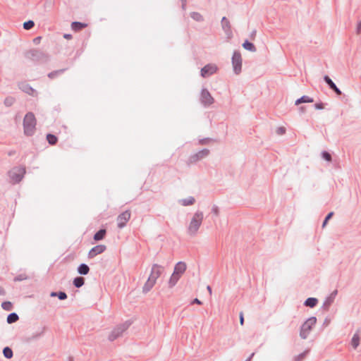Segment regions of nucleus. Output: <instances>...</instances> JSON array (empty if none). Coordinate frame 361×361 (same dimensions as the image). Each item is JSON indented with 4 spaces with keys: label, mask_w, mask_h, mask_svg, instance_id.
I'll list each match as a JSON object with an SVG mask.
<instances>
[{
    "label": "nucleus",
    "mask_w": 361,
    "mask_h": 361,
    "mask_svg": "<svg viewBox=\"0 0 361 361\" xmlns=\"http://www.w3.org/2000/svg\"><path fill=\"white\" fill-rule=\"evenodd\" d=\"M58 297L60 300H65L67 298V295L63 292H60L58 295Z\"/></svg>",
    "instance_id": "37"
},
{
    "label": "nucleus",
    "mask_w": 361,
    "mask_h": 361,
    "mask_svg": "<svg viewBox=\"0 0 361 361\" xmlns=\"http://www.w3.org/2000/svg\"><path fill=\"white\" fill-rule=\"evenodd\" d=\"M327 221H326V219L324 220V223H323V227H324L326 224Z\"/></svg>",
    "instance_id": "48"
},
{
    "label": "nucleus",
    "mask_w": 361,
    "mask_h": 361,
    "mask_svg": "<svg viewBox=\"0 0 361 361\" xmlns=\"http://www.w3.org/2000/svg\"><path fill=\"white\" fill-rule=\"evenodd\" d=\"M73 284L77 287L80 288L84 284V279L82 277H77L73 281Z\"/></svg>",
    "instance_id": "26"
},
{
    "label": "nucleus",
    "mask_w": 361,
    "mask_h": 361,
    "mask_svg": "<svg viewBox=\"0 0 361 361\" xmlns=\"http://www.w3.org/2000/svg\"><path fill=\"white\" fill-rule=\"evenodd\" d=\"M357 32L360 34L361 32V21L359 23L357 27Z\"/></svg>",
    "instance_id": "41"
},
{
    "label": "nucleus",
    "mask_w": 361,
    "mask_h": 361,
    "mask_svg": "<svg viewBox=\"0 0 361 361\" xmlns=\"http://www.w3.org/2000/svg\"><path fill=\"white\" fill-rule=\"evenodd\" d=\"M360 337L358 333L354 334L351 339V345L354 349L357 348L360 345Z\"/></svg>",
    "instance_id": "18"
},
{
    "label": "nucleus",
    "mask_w": 361,
    "mask_h": 361,
    "mask_svg": "<svg viewBox=\"0 0 361 361\" xmlns=\"http://www.w3.org/2000/svg\"><path fill=\"white\" fill-rule=\"evenodd\" d=\"M186 267H187V266L185 262H179L176 264V266L174 267L173 273L181 276L183 274V273L185 271Z\"/></svg>",
    "instance_id": "13"
},
{
    "label": "nucleus",
    "mask_w": 361,
    "mask_h": 361,
    "mask_svg": "<svg viewBox=\"0 0 361 361\" xmlns=\"http://www.w3.org/2000/svg\"><path fill=\"white\" fill-rule=\"evenodd\" d=\"M209 154V150L208 149H204V150H202L200 152H199L198 153H197L196 154L190 157V162L192 163V162H195L205 157H207V155Z\"/></svg>",
    "instance_id": "14"
},
{
    "label": "nucleus",
    "mask_w": 361,
    "mask_h": 361,
    "mask_svg": "<svg viewBox=\"0 0 361 361\" xmlns=\"http://www.w3.org/2000/svg\"><path fill=\"white\" fill-rule=\"evenodd\" d=\"M322 157H323L325 160H326V161H331V154H330L329 152H324L322 153Z\"/></svg>",
    "instance_id": "34"
},
{
    "label": "nucleus",
    "mask_w": 361,
    "mask_h": 361,
    "mask_svg": "<svg viewBox=\"0 0 361 361\" xmlns=\"http://www.w3.org/2000/svg\"><path fill=\"white\" fill-rule=\"evenodd\" d=\"M193 302V303L198 304V305H201V304H202V302H201L199 299H197V298H195V299L193 300V302Z\"/></svg>",
    "instance_id": "44"
},
{
    "label": "nucleus",
    "mask_w": 361,
    "mask_h": 361,
    "mask_svg": "<svg viewBox=\"0 0 361 361\" xmlns=\"http://www.w3.org/2000/svg\"><path fill=\"white\" fill-rule=\"evenodd\" d=\"M18 319V316L16 313H11L7 317V322L11 324L16 322Z\"/></svg>",
    "instance_id": "25"
},
{
    "label": "nucleus",
    "mask_w": 361,
    "mask_h": 361,
    "mask_svg": "<svg viewBox=\"0 0 361 361\" xmlns=\"http://www.w3.org/2000/svg\"><path fill=\"white\" fill-rule=\"evenodd\" d=\"M314 102L312 98H310L308 96H302L300 99H297L295 102V105H299L301 103H312Z\"/></svg>",
    "instance_id": "17"
},
{
    "label": "nucleus",
    "mask_w": 361,
    "mask_h": 361,
    "mask_svg": "<svg viewBox=\"0 0 361 361\" xmlns=\"http://www.w3.org/2000/svg\"><path fill=\"white\" fill-rule=\"evenodd\" d=\"M243 47L244 49L249 50L250 51L255 52L256 51V48L254 44L248 41H245L243 44Z\"/></svg>",
    "instance_id": "22"
},
{
    "label": "nucleus",
    "mask_w": 361,
    "mask_h": 361,
    "mask_svg": "<svg viewBox=\"0 0 361 361\" xmlns=\"http://www.w3.org/2000/svg\"><path fill=\"white\" fill-rule=\"evenodd\" d=\"M3 353H4V355L6 357V358H11L12 356H13V351L12 350L8 348V347H6L4 350H3Z\"/></svg>",
    "instance_id": "28"
},
{
    "label": "nucleus",
    "mask_w": 361,
    "mask_h": 361,
    "mask_svg": "<svg viewBox=\"0 0 361 361\" xmlns=\"http://www.w3.org/2000/svg\"><path fill=\"white\" fill-rule=\"evenodd\" d=\"M105 250H106V246L104 245H98L92 247L90 250V252L88 253V257L90 258H93L95 256H97V255L101 254L103 252H104Z\"/></svg>",
    "instance_id": "12"
},
{
    "label": "nucleus",
    "mask_w": 361,
    "mask_h": 361,
    "mask_svg": "<svg viewBox=\"0 0 361 361\" xmlns=\"http://www.w3.org/2000/svg\"><path fill=\"white\" fill-rule=\"evenodd\" d=\"M307 353H308V350H306L304 353L295 356L294 357V360L295 361H302L305 357Z\"/></svg>",
    "instance_id": "31"
},
{
    "label": "nucleus",
    "mask_w": 361,
    "mask_h": 361,
    "mask_svg": "<svg viewBox=\"0 0 361 361\" xmlns=\"http://www.w3.org/2000/svg\"><path fill=\"white\" fill-rule=\"evenodd\" d=\"M201 101L204 105H210L214 102V98L207 90H203L201 92Z\"/></svg>",
    "instance_id": "11"
},
{
    "label": "nucleus",
    "mask_w": 361,
    "mask_h": 361,
    "mask_svg": "<svg viewBox=\"0 0 361 361\" xmlns=\"http://www.w3.org/2000/svg\"><path fill=\"white\" fill-rule=\"evenodd\" d=\"M2 307L6 310H11L12 307V305L10 302H4L1 305Z\"/></svg>",
    "instance_id": "32"
},
{
    "label": "nucleus",
    "mask_w": 361,
    "mask_h": 361,
    "mask_svg": "<svg viewBox=\"0 0 361 361\" xmlns=\"http://www.w3.org/2000/svg\"><path fill=\"white\" fill-rule=\"evenodd\" d=\"M216 71L217 67L215 64H208L202 68L201 75L204 78H207L216 73Z\"/></svg>",
    "instance_id": "8"
},
{
    "label": "nucleus",
    "mask_w": 361,
    "mask_h": 361,
    "mask_svg": "<svg viewBox=\"0 0 361 361\" xmlns=\"http://www.w3.org/2000/svg\"><path fill=\"white\" fill-rule=\"evenodd\" d=\"M63 37H64V38H66V39H71L72 38V36H71V35H70V34H65V35H63Z\"/></svg>",
    "instance_id": "43"
},
{
    "label": "nucleus",
    "mask_w": 361,
    "mask_h": 361,
    "mask_svg": "<svg viewBox=\"0 0 361 361\" xmlns=\"http://www.w3.org/2000/svg\"><path fill=\"white\" fill-rule=\"evenodd\" d=\"M221 24H222V27L225 30H230V23L229 21L228 20V19H226V17H224L222 18V20H221Z\"/></svg>",
    "instance_id": "27"
},
{
    "label": "nucleus",
    "mask_w": 361,
    "mask_h": 361,
    "mask_svg": "<svg viewBox=\"0 0 361 361\" xmlns=\"http://www.w3.org/2000/svg\"><path fill=\"white\" fill-rule=\"evenodd\" d=\"M180 277L181 276H180L179 275L173 272V274L169 281V287L170 288L173 287L177 283V282L178 281V280L180 279Z\"/></svg>",
    "instance_id": "16"
},
{
    "label": "nucleus",
    "mask_w": 361,
    "mask_h": 361,
    "mask_svg": "<svg viewBox=\"0 0 361 361\" xmlns=\"http://www.w3.org/2000/svg\"><path fill=\"white\" fill-rule=\"evenodd\" d=\"M14 98L8 97L5 99L4 103L6 106H11L14 103Z\"/></svg>",
    "instance_id": "33"
},
{
    "label": "nucleus",
    "mask_w": 361,
    "mask_h": 361,
    "mask_svg": "<svg viewBox=\"0 0 361 361\" xmlns=\"http://www.w3.org/2000/svg\"><path fill=\"white\" fill-rule=\"evenodd\" d=\"M191 17L196 21H202L203 20L202 16L197 12L192 13Z\"/></svg>",
    "instance_id": "29"
},
{
    "label": "nucleus",
    "mask_w": 361,
    "mask_h": 361,
    "mask_svg": "<svg viewBox=\"0 0 361 361\" xmlns=\"http://www.w3.org/2000/svg\"><path fill=\"white\" fill-rule=\"evenodd\" d=\"M19 87L23 92L30 96L35 97L37 94V91L27 82H21Z\"/></svg>",
    "instance_id": "10"
},
{
    "label": "nucleus",
    "mask_w": 361,
    "mask_h": 361,
    "mask_svg": "<svg viewBox=\"0 0 361 361\" xmlns=\"http://www.w3.org/2000/svg\"><path fill=\"white\" fill-rule=\"evenodd\" d=\"M90 269L87 265L82 264L78 267V271L80 274L86 275L89 273Z\"/></svg>",
    "instance_id": "20"
},
{
    "label": "nucleus",
    "mask_w": 361,
    "mask_h": 361,
    "mask_svg": "<svg viewBox=\"0 0 361 361\" xmlns=\"http://www.w3.org/2000/svg\"><path fill=\"white\" fill-rule=\"evenodd\" d=\"M23 126L24 132L27 135H31L34 133L36 126V119L32 113L29 112L25 115L23 121Z\"/></svg>",
    "instance_id": "2"
},
{
    "label": "nucleus",
    "mask_w": 361,
    "mask_h": 361,
    "mask_svg": "<svg viewBox=\"0 0 361 361\" xmlns=\"http://www.w3.org/2000/svg\"><path fill=\"white\" fill-rule=\"evenodd\" d=\"M56 73H58V72H53V73H50L48 75V76H49L50 78H54V76L55 75H56Z\"/></svg>",
    "instance_id": "45"
},
{
    "label": "nucleus",
    "mask_w": 361,
    "mask_h": 361,
    "mask_svg": "<svg viewBox=\"0 0 361 361\" xmlns=\"http://www.w3.org/2000/svg\"><path fill=\"white\" fill-rule=\"evenodd\" d=\"M317 303V300L314 298H309L306 300L305 305L307 307H314Z\"/></svg>",
    "instance_id": "23"
},
{
    "label": "nucleus",
    "mask_w": 361,
    "mask_h": 361,
    "mask_svg": "<svg viewBox=\"0 0 361 361\" xmlns=\"http://www.w3.org/2000/svg\"><path fill=\"white\" fill-rule=\"evenodd\" d=\"M324 80L325 82L329 85V87L335 91V92L337 94H341V90L336 87V85L334 84V82L331 80V79L326 75L324 76Z\"/></svg>",
    "instance_id": "15"
},
{
    "label": "nucleus",
    "mask_w": 361,
    "mask_h": 361,
    "mask_svg": "<svg viewBox=\"0 0 361 361\" xmlns=\"http://www.w3.org/2000/svg\"><path fill=\"white\" fill-rule=\"evenodd\" d=\"M194 202H195L194 198L190 197L189 200H184V204L185 205L192 204Z\"/></svg>",
    "instance_id": "35"
},
{
    "label": "nucleus",
    "mask_w": 361,
    "mask_h": 361,
    "mask_svg": "<svg viewBox=\"0 0 361 361\" xmlns=\"http://www.w3.org/2000/svg\"><path fill=\"white\" fill-rule=\"evenodd\" d=\"M130 218V212L129 211H125L121 213L117 218L118 226L121 228L126 226L127 222Z\"/></svg>",
    "instance_id": "9"
},
{
    "label": "nucleus",
    "mask_w": 361,
    "mask_h": 361,
    "mask_svg": "<svg viewBox=\"0 0 361 361\" xmlns=\"http://www.w3.org/2000/svg\"><path fill=\"white\" fill-rule=\"evenodd\" d=\"M71 361H73V360H71Z\"/></svg>",
    "instance_id": "49"
},
{
    "label": "nucleus",
    "mask_w": 361,
    "mask_h": 361,
    "mask_svg": "<svg viewBox=\"0 0 361 361\" xmlns=\"http://www.w3.org/2000/svg\"><path fill=\"white\" fill-rule=\"evenodd\" d=\"M35 25V23L32 20H28L23 23V27L25 30H30Z\"/></svg>",
    "instance_id": "30"
},
{
    "label": "nucleus",
    "mask_w": 361,
    "mask_h": 361,
    "mask_svg": "<svg viewBox=\"0 0 361 361\" xmlns=\"http://www.w3.org/2000/svg\"><path fill=\"white\" fill-rule=\"evenodd\" d=\"M315 107L317 109H322L324 108L323 104H316Z\"/></svg>",
    "instance_id": "40"
},
{
    "label": "nucleus",
    "mask_w": 361,
    "mask_h": 361,
    "mask_svg": "<svg viewBox=\"0 0 361 361\" xmlns=\"http://www.w3.org/2000/svg\"><path fill=\"white\" fill-rule=\"evenodd\" d=\"M334 213L333 212H330L327 216L325 218L326 219V221H328L333 216Z\"/></svg>",
    "instance_id": "42"
},
{
    "label": "nucleus",
    "mask_w": 361,
    "mask_h": 361,
    "mask_svg": "<svg viewBox=\"0 0 361 361\" xmlns=\"http://www.w3.org/2000/svg\"><path fill=\"white\" fill-rule=\"evenodd\" d=\"M25 173V169L22 167L13 169L9 172V176L13 183H18L23 178Z\"/></svg>",
    "instance_id": "6"
},
{
    "label": "nucleus",
    "mask_w": 361,
    "mask_h": 361,
    "mask_svg": "<svg viewBox=\"0 0 361 361\" xmlns=\"http://www.w3.org/2000/svg\"><path fill=\"white\" fill-rule=\"evenodd\" d=\"M285 132H286V128L284 127H279L276 130V133L279 135H283L285 133Z\"/></svg>",
    "instance_id": "36"
},
{
    "label": "nucleus",
    "mask_w": 361,
    "mask_h": 361,
    "mask_svg": "<svg viewBox=\"0 0 361 361\" xmlns=\"http://www.w3.org/2000/svg\"><path fill=\"white\" fill-rule=\"evenodd\" d=\"M47 140L50 145H55L57 142V137L52 134H48L47 135Z\"/></svg>",
    "instance_id": "24"
},
{
    "label": "nucleus",
    "mask_w": 361,
    "mask_h": 361,
    "mask_svg": "<svg viewBox=\"0 0 361 361\" xmlns=\"http://www.w3.org/2000/svg\"><path fill=\"white\" fill-rule=\"evenodd\" d=\"M41 39H42V38H41L40 37H36V38H35V39H33V42H34L35 44H39V43L40 42Z\"/></svg>",
    "instance_id": "39"
},
{
    "label": "nucleus",
    "mask_w": 361,
    "mask_h": 361,
    "mask_svg": "<svg viewBox=\"0 0 361 361\" xmlns=\"http://www.w3.org/2000/svg\"><path fill=\"white\" fill-rule=\"evenodd\" d=\"M106 235V230L101 229L97 233H96L94 235V239L95 240H102Z\"/></svg>",
    "instance_id": "21"
},
{
    "label": "nucleus",
    "mask_w": 361,
    "mask_h": 361,
    "mask_svg": "<svg viewBox=\"0 0 361 361\" xmlns=\"http://www.w3.org/2000/svg\"><path fill=\"white\" fill-rule=\"evenodd\" d=\"M232 65L234 72L239 74L242 68V57L239 52H234L232 57Z\"/></svg>",
    "instance_id": "7"
},
{
    "label": "nucleus",
    "mask_w": 361,
    "mask_h": 361,
    "mask_svg": "<svg viewBox=\"0 0 361 361\" xmlns=\"http://www.w3.org/2000/svg\"><path fill=\"white\" fill-rule=\"evenodd\" d=\"M130 323L125 322L115 327L108 336L110 341H114L121 336L130 326Z\"/></svg>",
    "instance_id": "5"
},
{
    "label": "nucleus",
    "mask_w": 361,
    "mask_h": 361,
    "mask_svg": "<svg viewBox=\"0 0 361 361\" xmlns=\"http://www.w3.org/2000/svg\"><path fill=\"white\" fill-rule=\"evenodd\" d=\"M164 268L159 265L154 264L152 268L150 275L143 286V290L148 292L155 285L157 279L161 276Z\"/></svg>",
    "instance_id": "1"
},
{
    "label": "nucleus",
    "mask_w": 361,
    "mask_h": 361,
    "mask_svg": "<svg viewBox=\"0 0 361 361\" xmlns=\"http://www.w3.org/2000/svg\"><path fill=\"white\" fill-rule=\"evenodd\" d=\"M37 53V50H32L30 51L31 57H34L35 54Z\"/></svg>",
    "instance_id": "46"
},
{
    "label": "nucleus",
    "mask_w": 361,
    "mask_h": 361,
    "mask_svg": "<svg viewBox=\"0 0 361 361\" xmlns=\"http://www.w3.org/2000/svg\"><path fill=\"white\" fill-rule=\"evenodd\" d=\"M85 27H87L86 24L82 23H80V22H73L71 24V28L74 31H79V30L85 28Z\"/></svg>",
    "instance_id": "19"
},
{
    "label": "nucleus",
    "mask_w": 361,
    "mask_h": 361,
    "mask_svg": "<svg viewBox=\"0 0 361 361\" xmlns=\"http://www.w3.org/2000/svg\"><path fill=\"white\" fill-rule=\"evenodd\" d=\"M316 322L317 319L315 317H310L303 323L300 332V336L302 339L307 338Z\"/></svg>",
    "instance_id": "4"
},
{
    "label": "nucleus",
    "mask_w": 361,
    "mask_h": 361,
    "mask_svg": "<svg viewBox=\"0 0 361 361\" xmlns=\"http://www.w3.org/2000/svg\"><path fill=\"white\" fill-rule=\"evenodd\" d=\"M240 324L243 326V324H244V316H243V312H240Z\"/></svg>",
    "instance_id": "38"
},
{
    "label": "nucleus",
    "mask_w": 361,
    "mask_h": 361,
    "mask_svg": "<svg viewBox=\"0 0 361 361\" xmlns=\"http://www.w3.org/2000/svg\"><path fill=\"white\" fill-rule=\"evenodd\" d=\"M202 220L203 214L202 212H197L194 214L188 226V233L190 235H195L197 232L202 224Z\"/></svg>",
    "instance_id": "3"
},
{
    "label": "nucleus",
    "mask_w": 361,
    "mask_h": 361,
    "mask_svg": "<svg viewBox=\"0 0 361 361\" xmlns=\"http://www.w3.org/2000/svg\"><path fill=\"white\" fill-rule=\"evenodd\" d=\"M207 289L210 295L212 293V288L209 286H207Z\"/></svg>",
    "instance_id": "47"
}]
</instances>
